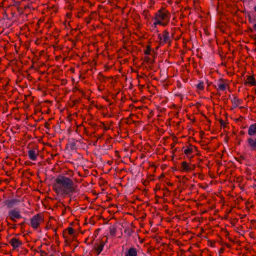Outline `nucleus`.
<instances>
[{
	"instance_id": "obj_24",
	"label": "nucleus",
	"mask_w": 256,
	"mask_h": 256,
	"mask_svg": "<svg viewBox=\"0 0 256 256\" xmlns=\"http://www.w3.org/2000/svg\"><path fill=\"white\" fill-rule=\"evenodd\" d=\"M67 174L70 176H74V172L72 170H69L67 172Z\"/></svg>"
},
{
	"instance_id": "obj_7",
	"label": "nucleus",
	"mask_w": 256,
	"mask_h": 256,
	"mask_svg": "<svg viewBox=\"0 0 256 256\" xmlns=\"http://www.w3.org/2000/svg\"><path fill=\"white\" fill-rule=\"evenodd\" d=\"M195 166L190 163H188L186 161L182 162L180 166V170L182 172H188L194 170Z\"/></svg>"
},
{
	"instance_id": "obj_19",
	"label": "nucleus",
	"mask_w": 256,
	"mask_h": 256,
	"mask_svg": "<svg viewBox=\"0 0 256 256\" xmlns=\"http://www.w3.org/2000/svg\"><path fill=\"white\" fill-rule=\"evenodd\" d=\"M196 88L198 90H203L204 88V82L202 81L199 82L198 84L196 86Z\"/></svg>"
},
{
	"instance_id": "obj_6",
	"label": "nucleus",
	"mask_w": 256,
	"mask_h": 256,
	"mask_svg": "<svg viewBox=\"0 0 256 256\" xmlns=\"http://www.w3.org/2000/svg\"><path fill=\"white\" fill-rule=\"evenodd\" d=\"M217 91H224L229 88L228 81L222 78H220L217 82V85L215 86Z\"/></svg>"
},
{
	"instance_id": "obj_11",
	"label": "nucleus",
	"mask_w": 256,
	"mask_h": 256,
	"mask_svg": "<svg viewBox=\"0 0 256 256\" xmlns=\"http://www.w3.org/2000/svg\"><path fill=\"white\" fill-rule=\"evenodd\" d=\"M104 244L102 242H100L99 244H96L94 247V250L96 253V255H98L100 254L102 250Z\"/></svg>"
},
{
	"instance_id": "obj_20",
	"label": "nucleus",
	"mask_w": 256,
	"mask_h": 256,
	"mask_svg": "<svg viewBox=\"0 0 256 256\" xmlns=\"http://www.w3.org/2000/svg\"><path fill=\"white\" fill-rule=\"evenodd\" d=\"M152 49L151 48V46L150 44H148L146 46V49L144 50V54L148 56L150 54Z\"/></svg>"
},
{
	"instance_id": "obj_9",
	"label": "nucleus",
	"mask_w": 256,
	"mask_h": 256,
	"mask_svg": "<svg viewBox=\"0 0 256 256\" xmlns=\"http://www.w3.org/2000/svg\"><path fill=\"white\" fill-rule=\"evenodd\" d=\"M8 242L12 246L13 250L20 247L22 244V242L16 238H12L9 240Z\"/></svg>"
},
{
	"instance_id": "obj_26",
	"label": "nucleus",
	"mask_w": 256,
	"mask_h": 256,
	"mask_svg": "<svg viewBox=\"0 0 256 256\" xmlns=\"http://www.w3.org/2000/svg\"><path fill=\"white\" fill-rule=\"evenodd\" d=\"M40 255L42 256H45V255H46L47 254V253L46 252V251L44 250H40Z\"/></svg>"
},
{
	"instance_id": "obj_10",
	"label": "nucleus",
	"mask_w": 256,
	"mask_h": 256,
	"mask_svg": "<svg viewBox=\"0 0 256 256\" xmlns=\"http://www.w3.org/2000/svg\"><path fill=\"white\" fill-rule=\"evenodd\" d=\"M138 250L132 246L129 248L125 252L124 256H138Z\"/></svg>"
},
{
	"instance_id": "obj_5",
	"label": "nucleus",
	"mask_w": 256,
	"mask_h": 256,
	"mask_svg": "<svg viewBox=\"0 0 256 256\" xmlns=\"http://www.w3.org/2000/svg\"><path fill=\"white\" fill-rule=\"evenodd\" d=\"M44 222V216L42 213L38 214L30 219V225L34 230H37Z\"/></svg>"
},
{
	"instance_id": "obj_29",
	"label": "nucleus",
	"mask_w": 256,
	"mask_h": 256,
	"mask_svg": "<svg viewBox=\"0 0 256 256\" xmlns=\"http://www.w3.org/2000/svg\"><path fill=\"white\" fill-rule=\"evenodd\" d=\"M76 146V144L74 142L71 144V148L74 149V147Z\"/></svg>"
},
{
	"instance_id": "obj_23",
	"label": "nucleus",
	"mask_w": 256,
	"mask_h": 256,
	"mask_svg": "<svg viewBox=\"0 0 256 256\" xmlns=\"http://www.w3.org/2000/svg\"><path fill=\"white\" fill-rule=\"evenodd\" d=\"M116 232V228L114 227L110 228V234L111 235L115 236Z\"/></svg>"
},
{
	"instance_id": "obj_3",
	"label": "nucleus",
	"mask_w": 256,
	"mask_h": 256,
	"mask_svg": "<svg viewBox=\"0 0 256 256\" xmlns=\"http://www.w3.org/2000/svg\"><path fill=\"white\" fill-rule=\"evenodd\" d=\"M76 231L72 227H68L64 229L62 232L63 238L66 243H70L76 238Z\"/></svg>"
},
{
	"instance_id": "obj_15",
	"label": "nucleus",
	"mask_w": 256,
	"mask_h": 256,
	"mask_svg": "<svg viewBox=\"0 0 256 256\" xmlns=\"http://www.w3.org/2000/svg\"><path fill=\"white\" fill-rule=\"evenodd\" d=\"M19 202L20 200L17 199L8 200L4 202V204L7 206V208H12L14 207L18 203V202Z\"/></svg>"
},
{
	"instance_id": "obj_41",
	"label": "nucleus",
	"mask_w": 256,
	"mask_h": 256,
	"mask_svg": "<svg viewBox=\"0 0 256 256\" xmlns=\"http://www.w3.org/2000/svg\"><path fill=\"white\" fill-rule=\"evenodd\" d=\"M240 133L242 134H244V132L243 131H240Z\"/></svg>"
},
{
	"instance_id": "obj_2",
	"label": "nucleus",
	"mask_w": 256,
	"mask_h": 256,
	"mask_svg": "<svg viewBox=\"0 0 256 256\" xmlns=\"http://www.w3.org/2000/svg\"><path fill=\"white\" fill-rule=\"evenodd\" d=\"M171 14L170 12L164 7H161L154 14L153 18L154 24L166 26L170 22Z\"/></svg>"
},
{
	"instance_id": "obj_32",
	"label": "nucleus",
	"mask_w": 256,
	"mask_h": 256,
	"mask_svg": "<svg viewBox=\"0 0 256 256\" xmlns=\"http://www.w3.org/2000/svg\"><path fill=\"white\" fill-rule=\"evenodd\" d=\"M102 127L104 128V130H107L108 129V128H107L106 126H105V124L104 122L102 123Z\"/></svg>"
},
{
	"instance_id": "obj_33",
	"label": "nucleus",
	"mask_w": 256,
	"mask_h": 256,
	"mask_svg": "<svg viewBox=\"0 0 256 256\" xmlns=\"http://www.w3.org/2000/svg\"><path fill=\"white\" fill-rule=\"evenodd\" d=\"M56 230H57V228H54V234H55V236H58V234H56Z\"/></svg>"
},
{
	"instance_id": "obj_18",
	"label": "nucleus",
	"mask_w": 256,
	"mask_h": 256,
	"mask_svg": "<svg viewBox=\"0 0 256 256\" xmlns=\"http://www.w3.org/2000/svg\"><path fill=\"white\" fill-rule=\"evenodd\" d=\"M246 83L251 86H256V81L254 76H250L247 78Z\"/></svg>"
},
{
	"instance_id": "obj_28",
	"label": "nucleus",
	"mask_w": 256,
	"mask_h": 256,
	"mask_svg": "<svg viewBox=\"0 0 256 256\" xmlns=\"http://www.w3.org/2000/svg\"><path fill=\"white\" fill-rule=\"evenodd\" d=\"M50 124L48 122L44 123V127L46 128H49Z\"/></svg>"
},
{
	"instance_id": "obj_35",
	"label": "nucleus",
	"mask_w": 256,
	"mask_h": 256,
	"mask_svg": "<svg viewBox=\"0 0 256 256\" xmlns=\"http://www.w3.org/2000/svg\"><path fill=\"white\" fill-rule=\"evenodd\" d=\"M199 186H200V188H202L203 189H205L206 188V186H204L202 184H199Z\"/></svg>"
},
{
	"instance_id": "obj_37",
	"label": "nucleus",
	"mask_w": 256,
	"mask_h": 256,
	"mask_svg": "<svg viewBox=\"0 0 256 256\" xmlns=\"http://www.w3.org/2000/svg\"><path fill=\"white\" fill-rule=\"evenodd\" d=\"M81 15H82V13L78 14V18H80L81 17Z\"/></svg>"
},
{
	"instance_id": "obj_21",
	"label": "nucleus",
	"mask_w": 256,
	"mask_h": 256,
	"mask_svg": "<svg viewBox=\"0 0 256 256\" xmlns=\"http://www.w3.org/2000/svg\"><path fill=\"white\" fill-rule=\"evenodd\" d=\"M170 194V191L168 188H166L163 190V196L168 197Z\"/></svg>"
},
{
	"instance_id": "obj_31",
	"label": "nucleus",
	"mask_w": 256,
	"mask_h": 256,
	"mask_svg": "<svg viewBox=\"0 0 256 256\" xmlns=\"http://www.w3.org/2000/svg\"><path fill=\"white\" fill-rule=\"evenodd\" d=\"M198 178H200L202 179H202H203V178H204V176H203V174H198Z\"/></svg>"
},
{
	"instance_id": "obj_30",
	"label": "nucleus",
	"mask_w": 256,
	"mask_h": 256,
	"mask_svg": "<svg viewBox=\"0 0 256 256\" xmlns=\"http://www.w3.org/2000/svg\"><path fill=\"white\" fill-rule=\"evenodd\" d=\"M148 13V11H146V10H144V11L143 12V14L145 16V17L146 18L147 16V14Z\"/></svg>"
},
{
	"instance_id": "obj_27",
	"label": "nucleus",
	"mask_w": 256,
	"mask_h": 256,
	"mask_svg": "<svg viewBox=\"0 0 256 256\" xmlns=\"http://www.w3.org/2000/svg\"><path fill=\"white\" fill-rule=\"evenodd\" d=\"M150 58L148 56L144 58V61L147 63H148L150 62Z\"/></svg>"
},
{
	"instance_id": "obj_34",
	"label": "nucleus",
	"mask_w": 256,
	"mask_h": 256,
	"mask_svg": "<svg viewBox=\"0 0 256 256\" xmlns=\"http://www.w3.org/2000/svg\"><path fill=\"white\" fill-rule=\"evenodd\" d=\"M252 31H253V30L251 28H248V32H252Z\"/></svg>"
},
{
	"instance_id": "obj_38",
	"label": "nucleus",
	"mask_w": 256,
	"mask_h": 256,
	"mask_svg": "<svg viewBox=\"0 0 256 256\" xmlns=\"http://www.w3.org/2000/svg\"><path fill=\"white\" fill-rule=\"evenodd\" d=\"M78 176H82V174H81L80 173V172H78Z\"/></svg>"
},
{
	"instance_id": "obj_43",
	"label": "nucleus",
	"mask_w": 256,
	"mask_h": 256,
	"mask_svg": "<svg viewBox=\"0 0 256 256\" xmlns=\"http://www.w3.org/2000/svg\"><path fill=\"white\" fill-rule=\"evenodd\" d=\"M240 108H243V107H242V106H241V107H240Z\"/></svg>"
},
{
	"instance_id": "obj_13",
	"label": "nucleus",
	"mask_w": 256,
	"mask_h": 256,
	"mask_svg": "<svg viewBox=\"0 0 256 256\" xmlns=\"http://www.w3.org/2000/svg\"><path fill=\"white\" fill-rule=\"evenodd\" d=\"M232 104V108H236L242 104L243 102L242 100L238 98L237 96H234L233 98L231 100Z\"/></svg>"
},
{
	"instance_id": "obj_4",
	"label": "nucleus",
	"mask_w": 256,
	"mask_h": 256,
	"mask_svg": "<svg viewBox=\"0 0 256 256\" xmlns=\"http://www.w3.org/2000/svg\"><path fill=\"white\" fill-rule=\"evenodd\" d=\"M158 36L160 46H164L166 44H168V45L170 44L172 40L170 36V32L167 30H165L162 33L158 34Z\"/></svg>"
},
{
	"instance_id": "obj_16",
	"label": "nucleus",
	"mask_w": 256,
	"mask_h": 256,
	"mask_svg": "<svg viewBox=\"0 0 256 256\" xmlns=\"http://www.w3.org/2000/svg\"><path fill=\"white\" fill-rule=\"evenodd\" d=\"M28 156L30 160H36L38 156V150L36 149L29 150L28 151Z\"/></svg>"
},
{
	"instance_id": "obj_17",
	"label": "nucleus",
	"mask_w": 256,
	"mask_h": 256,
	"mask_svg": "<svg viewBox=\"0 0 256 256\" xmlns=\"http://www.w3.org/2000/svg\"><path fill=\"white\" fill-rule=\"evenodd\" d=\"M194 150H197V148L196 146H190L188 148H186L184 150V153L187 156H190L192 155Z\"/></svg>"
},
{
	"instance_id": "obj_22",
	"label": "nucleus",
	"mask_w": 256,
	"mask_h": 256,
	"mask_svg": "<svg viewBox=\"0 0 256 256\" xmlns=\"http://www.w3.org/2000/svg\"><path fill=\"white\" fill-rule=\"evenodd\" d=\"M220 123L224 128H226L228 125V122L223 120L222 119L218 120Z\"/></svg>"
},
{
	"instance_id": "obj_25",
	"label": "nucleus",
	"mask_w": 256,
	"mask_h": 256,
	"mask_svg": "<svg viewBox=\"0 0 256 256\" xmlns=\"http://www.w3.org/2000/svg\"><path fill=\"white\" fill-rule=\"evenodd\" d=\"M248 22L250 23H252L254 22V20H252L251 16L250 14H248Z\"/></svg>"
},
{
	"instance_id": "obj_12",
	"label": "nucleus",
	"mask_w": 256,
	"mask_h": 256,
	"mask_svg": "<svg viewBox=\"0 0 256 256\" xmlns=\"http://www.w3.org/2000/svg\"><path fill=\"white\" fill-rule=\"evenodd\" d=\"M248 146L252 150H256V138L250 137L247 140Z\"/></svg>"
},
{
	"instance_id": "obj_36",
	"label": "nucleus",
	"mask_w": 256,
	"mask_h": 256,
	"mask_svg": "<svg viewBox=\"0 0 256 256\" xmlns=\"http://www.w3.org/2000/svg\"><path fill=\"white\" fill-rule=\"evenodd\" d=\"M254 29L256 31V23L254 25Z\"/></svg>"
},
{
	"instance_id": "obj_1",
	"label": "nucleus",
	"mask_w": 256,
	"mask_h": 256,
	"mask_svg": "<svg viewBox=\"0 0 256 256\" xmlns=\"http://www.w3.org/2000/svg\"><path fill=\"white\" fill-rule=\"evenodd\" d=\"M52 190L58 196L65 198L79 191L78 185L69 177L58 175L52 184Z\"/></svg>"
},
{
	"instance_id": "obj_39",
	"label": "nucleus",
	"mask_w": 256,
	"mask_h": 256,
	"mask_svg": "<svg viewBox=\"0 0 256 256\" xmlns=\"http://www.w3.org/2000/svg\"><path fill=\"white\" fill-rule=\"evenodd\" d=\"M24 224V222H22L21 224H20L21 226H23Z\"/></svg>"
},
{
	"instance_id": "obj_8",
	"label": "nucleus",
	"mask_w": 256,
	"mask_h": 256,
	"mask_svg": "<svg viewBox=\"0 0 256 256\" xmlns=\"http://www.w3.org/2000/svg\"><path fill=\"white\" fill-rule=\"evenodd\" d=\"M8 216L14 222H16V218L19 219L22 218L20 211L15 208L10 210L8 212Z\"/></svg>"
},
{
	"instance_id": "obj_42",
	"label": "nucleus",
	"mask_w": 256,
	"mask_h": 256,
	"mask_svg": "<svg viewBox=\"0 0 256 256\" xmlns=\"http://www.w3.org/2000/svg\"><path fill=\"white\" fill-rule=\"evenodd\" d=\"M254 8V11L256 12V6H255Z\"/></svg>"
},
{
	"instance_id": "obj_40",
	"label": "nucleus",
	"mask_w": 256,
	"mask_h": 256,
	"mask_svg": "<svg viewBox=\"0 0 256 256\" xmlns=\"http://www.w3.org/2000/svg\"><path fill=\"white\" fill-rule=\"evenodd\" d=\"M222 251H223V248H220V252H222Z\"/></svg>"
},
{
	"instance_id": "obj_14",
	"label": "nucleus",
	"mask_w": 256,
	"mask_h": 256,
	"mask_svg": "<svg viewBox=\"0 0 256 256\" xmlns=\"http://www.w3.org/2000/svg\"><path fill=\"white\" fill-rule=\"evenodd\" d=\"M248 133L250 137L256 136V123L252 124L249 126Z\"/></svg>"
}]
</instances>
